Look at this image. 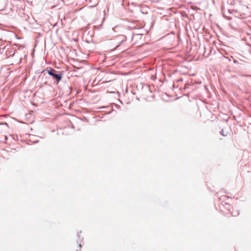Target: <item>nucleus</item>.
<instances>
[{"label": "nucleus", "instance_id": "nucleus-1", "mask_svg": "<svg viewBox=\"0 0 251 251\" xmlns=\"http://www.w3.org/2000/svg\"><path fill=\"white\" fill-rule=\"evenodd\" d=\"M45 71L48 72V74L51 76L54 79L55 82L57 84L62 79L63 76L62 72H59L55 70L54 69L51 68H47L46 70H43L42 73Z\"/></svg>", "mask_w": 251, "mask_h": 251}, {"label": "nucleus", "instance_id": "nucleus-2", "mask_svg": "<svg viewBox=\"0 0 251 251\" xmlns=\"http://www.w3.org/2000/svg\"><path fill=\"white\" fill-rule=\"evenodd\" d=\"M15 50L14 49L10 48L8 49L6 51V55L7 57H10L11 56H13L15 54Z\"/></svg>", "mask_w": 251, "mask_h": 251}, {"label": "nucleus", "instance_id": "nucleus-3", "mask_svg": "<svg viewBox=\"0 0 251 251\" xmlns=\"http://www.w3.org/2000/svg\"><path fill=\"white\" fill-rule=\"evenodd\" d=\"M101 26H102V23L100 25H94V28L95 29H99L100 28H101Z\"/></svg>", "mask_w": 251, "mask_h": 251}, {"label": "nucleus", "instance_id": "nucleus-4", "mask_svg": "<svg viewBox=\"0 0 251 251\" xmlns=\"http://www.w3.org/2000/svg\"><path fill=\"white\" fill-rule=\"evenodd\" d=\"M226 59H227L229 61H231V59H233V57L232 56H230V57H226Z\"/></svg>", "mask_w": 251, "mask_h": 251}, {"label": "nucleus", "instance_id": "nucleus-5", "mask_svg": "<svg viewBox=\"0 0 251 251\" xmlns=\"http://www.w3.org/2000/svg\"><path fill=\"white\" fill-rule=\"evenodd\" d=\"M220 134H221L222 135L225 136V135L224 134V130H223V129H222V130L220 131Z\"/></svg>", "mask_w": 251, "mask_h": 251}, {"label": "nucleus", "instance_id": "nucleus-6", "mask_svg": "<svg viewBox=\"0 0 251 251\" xmlns=\"http://www.w3.org/2000/svg\"><path fill=\"white\" fill-rule=\"evenodd\" d=\"M233 62L235 64H237L238 63V61L236 59H233Z\"/></svg>", "mask_w": 251, "mask_h": 251}, {"label": "nucleus", "instance_id": "nucleus-7", "mask_svg": "<svg viewBox=\"0 0 251 251\" xmlns=\"http://www.w3.org/2000/svg\"><path fill=\"white\" fill-rule=\"evenodd\" d=\"M182 79L181 78H180V79H177V80H176V81H177V82H179V81H182Z\"/></svg>", "mask_w": 251, "mask_h": 251}, {"label": "nucleus", "instance_id": "nucleus-8", "mask_svg": "<svg viewBox=\"0 0 251 251\" xmlns=\"http://www.w3.org/2000/svg\"><path fill=\"white\" fill-rule=\"evenodd\" d=\"M188 88V86L187 85H186L184 88L187 89Z\"/></svg>", "mask_w": 251, "mask_h": 251}, {"label": "nucleus", "instance_id": "nucleus-9", "mask_svg": "<svg viewBox=\"0 0 251 251\" xmlns=\"http://www.w3.org/2000/svg\"><path fill=\"white\" fill-rule=\"evenodd\" d=\"M1 124V125H3V124H5V125H7V123H4V124H3V123H2V124Z\"/></svg>", "mask_w": 251, "mask_h": 251}]
</instances>
